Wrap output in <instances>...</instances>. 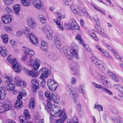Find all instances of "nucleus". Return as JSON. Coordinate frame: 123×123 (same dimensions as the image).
<instances>
[{"label": "nucleus", "mask_w": 123, "mask_h": 123, "mask_svg": "<svg viewBox=\"0 0 123 123\" xmlns=\"http://www.w3.org/2000/svg\"><path fill=\"white\" fill-rule=\"evenodd\" d=\"M5 30L8 32H11L13 31L12 28L11 27H6L5 28Z\"/></svg>", "instance_id": "0e129e2a"}, {"label": "nucleus", "mask_w": 123, "mask_h": 123, "mask_svg": "<svg viewBox=\"0 0 123 123\" xmlns=\"http://www.w3.org/2000/svg\"><path fill=\"white\" fill-rule=\"evenodd\" d=\"M24 115L28 119H29L31 118V116L28 110H25L24 111Z\"/></svg>", "instance_id": "de8ad7c7"}, {"label": "nucleus", "mask_w": 123, "mask_h": 123, "mask_svg": "<svg viewBox=\"0 0 123 123\" xmlns=\"http://www.w3.org/2000/svg\"><path fill=\"white\" fill-rule=\"evenodd\" d=\"M112 120L116 123H122L123 119L120 117H112Z\"/></svg>", "instance_id": "7c9ffc66"}, {"label": "nucleus", "mask_w": 123, "mask_h": 123, "mask_svg": "<svg viewBox=\"0 0 123 123\" xmlns=\"http://www.w3.org/2000/svg\"><path fill=\"white\" fill-rule=\"evenodd\" d=\"M75 39L79 41V43L83 46L84 47H85V44L83 40L81 39V36L80 35H76L75 37Z\"/></svg>", "instance_id": "f704fd0d"}, {"label": "nucleus", "mask_w": 123, "mask_h": 123, "mask_svg": "<svg viewBox=\"0 0 123 123\" xmlns=\"http://www.w3.org/2000/svg\"><path fill=\"white\" fill-rule=\"evenodd\" d=\"M92 85L94 87L100 89L103 87L101 85L97 84L94 82H93Z\"/></svg>", "instance_id": "6e6d98bb"}, {"label": "nucleus", "mask_w": 123, "mask_h": 123, "mask_svg": "<svg viewBox=\"0 0 123 123\" xmlns=\"http://www.w3.org/2000/svg\"><path fill=\"white\" fill-rule=\"evenodd\" d=\"M23 33L25 34H27L29 33L30 31L29 29L27 27H26L22 31Z\"/></svg>", "instance_id": "4d7b16f0"}, {"label": "nucleus", "mask_w": 123, "mask_h": 123, "mask_svg": "<svg viewBox=\"0 0 123 123\" xmlns=\"http://www.w3.org/2000/svg\"><path fill=\"white\" fill-rule=\"evenodd\" d=\"M40 117V116L39 113L38 112H36L34 116V119L35 121L37 122Z\"/></svg>", "instance_id": "a18cd8bd"}, {"label": "nucleus", "mask_w": 123, "mask_h": 123, "mask_svg": "<svg viewBox=\"0 0 123 123\" xmlns=\"http://www.w3.org/2000/svg\"><path fill=\"white\" fill-rule=\"evenodd\" d=\"M114 87L115 88L118 89L119 91L121 90V87H122L121 86L119 85L116 84L114 85Z\"/></svg>", "instance_id": "338daca9"}, {"label": "nucleus", "mask_w": 123, "mask_h": 123, "mask_svg": "<svg viewBox=\"0 0 123 123\" xmlns=\"http://www.w3.org/2000/svg\"><path fill=\"white\" fill-rule=\"evenodd\" d=\"M6 93L5 90L3 88L0 87V100L4 99L5 98Z\"/></svg>", "instance_id": "393cba45"}, {"label": "nucleus", "mask_w": 123, "mask_h": 123, "mask_svg": "<svg viewBox=\"0 0 123 123\" xmlns=\"http://www.w3.org/2000/svg\"><path fill=\"white\" fill-rule=\"evenodd\" d=\"M50 100H47V111L49 115V118H51L54 114L55 116L58 115V114L57 112L61 110L57 106L54 105L53 106Z\"/></svg>", "instance_id": "39448f33"}, {"label": "nucleus", "mask_w": 123, "mask_h": 123, "mask_svg": "<svg viewBox=\"0 0 123 123\" xmlns=\"http://www.w3.org/2000/svg\"><path fill=\"white\" fill-rule=\"evenodd\" d=\"M9 43L11 46L12 47L15 46L17 44L16 43L15 40L11 39L9 40Z\"/></svg>", "instance_id": "79ce46f5"}, {"label": "nucleus", "mask_w": 123, "mask_h": 123, "mask_svg": "<svg viewBox=\"0 0 123 123\" xmlns=\"http://www.w3.org/2000/svg\"><path fill=\"white\" fill-rule=\"evenodd\" d=\"M80 67L78 65H75L72 66L71 67V70L74 73H75L79 69Z\"/></svg>", "instance_id": "58836bf2"}, {"label": "nucleus", "mask_w": 123, "mask_h": 123, "mask_svg": "<svg viewBox=\"0 0 123 123\" xmlns=\"http://www.w3.org/2000/svg\"><path fill=\"white\" fill-rule=\"evenodd\" d=\"M41 49L44 52L47 51L48 45L46 41L44 40L42 41L41 42Z\"/></svg>", "instance_id": "5701e85b"}, {"label": "nucleus", "mask_w": 123, "mask_h": 123, "mask_svg": "<svg viewBox=\"0 0 123 123\" xmlns=\"http://www.w3.org/2000/svg\"><path fill=\"white\" fill-rule=\"evenodd\" d=\"M33 58L30 57V60L29 62L27 63V64L30 66H32L33 63Z\"/></svg>", "instance_id": "bf43d9fd"}, {"label": "nucleus", "mask_w": 123, "mask_h": 123, "mask_svg": "<svg viewBox=\"0 0 123 123\" xmlns=\"http://www.w3.org/2000/svg\"><path fill=\"white\" fill-rule=\"evenodd\" d=\"M91 6L95 10L101 12L103 14H105V12L103 10L100 9L99 7H96L95 5L93 4H92Z\"/></svg>", "instance_id": "4c0bfd02"}, {"label": "nucleus", "mask_w": 123, "mask_h": 123, "mask_svg": "<svg viewBox=\"0 0 123 123\" xmlns=\"http://www.w3.org/2000/svg\"><path fill=\"white\" fill-rule=\"evenodd\" d=\"M98 60L97 61L96 63H95V64L100 69L104 70V67L102 62L99 59H98Z\"/></svg>", "instance_id": "bb28decb"}, {"label": "nucleus", "mask_w": 123, "mask_h": 123, "mask_svg": "<svg viewBox=\"0 0 123 123\" xmlns=\"http://www.w3.org/2000/svg\"><path fill=\"white\" fill-rule=\"evenodd\" d=\"M41 64L40 61L37 59H36L32 65L33 68L35 70L38 69L40 67Z\"/></svg>", "instance_id": "f3484780"}, {"label": "nucleus", "mask_w": 123, "mask_h": 123, "mask_svg": "<svg viewBox=\"0 0 123 123\" xmlns=\"http://www.w3.org/2000/svg\"><path fill=\"white\" fill-rule=\"evenodd\" d=\"M28 24L29 26L32 28H34L37 26V24L33 18H30L28 20Z\"/></svg>", "instance_id": "dca6fc26"}, {"label": "nucleus", "mask_w": 123, "mask_h": 123, "mask_svg": "<svg viewBox=\"0 0 123 123\" xmlns=\"http://www.w3.org/2000/svg\"><path fill=\"white\" fill-rule=\"evenodd\" d=\"M64 27L68 30H71L73 28L69 23H65L64 24Z\"/></svg>", "instance_id": "49530a36"}, {"label": "nucleus", "mask_w": 123, "mask_h": 123, "mask_svg": "<svg viewBox=\"0 0 123 123\" xmlns=\"http://www.w3.org/2000/svg\"><path fill=\"white\" fill-rule=\"evenodd\" d=\"M33 4L37 8L41 9L43 7V3L40 0H34Z\"/></svg>", "instance_id": "ddd939ff"}, {"label": "nucleus", "mask_w": 123, "mask_h": 123, "mask_svg": "<svg viewBox=\"0 0 123 123\" xmlns=\"http://www.w3.org/2000/svg\"><path fill=\"white\" fill-rule=\"evenodd\" d=\"M102 52L103 54V55L105 57L109 58H111V56L106 52H104L103 51Z\"/></svg>", "instance_id": "052dcab7"}, {"label": "nucleus", "mask_w": 123, "mask_h": 123, "mask_svg": "<svg viewBox=\"0 0 123 123\" xmlns=\"http://www.w3.org/2000/svg\"><path fill=\"white\" fill-rule=\"evenodd\" d=\"M23 69L26 73L28 72L29 75L33 77H36L39 75L40 73H41L39 77V79L43 80L47 78L50 73V70L48 68L45 67L41 68L38 72L34 70L28 71V70L25 67H23Z\"/></svg>", "instance_id": "f257e3e1"}, {"label": "nucleus", "mask_w": 123, "mask_h": 123, "mask_svg": "<svg viewBox=\"0 0 123 123\" xmlns=\"http://www.w3.org/2000/svg\"><path fill=\"white\" fill-rule=\"evenodd\" d=\"M53 31L50 30L48 31V33L46 35V37L49 39L52 40L53 36Z\"/></svg>", "instance_id": "72a5a7b5"}, {"label": "nucleus", "mask_w": 123, "mask_h": 123, "mask_svg": "<svg viewBox=\"0 0 123 123\" xmlns=\"http://www.w3.org/2000/svg\"><path fill=\"white\" fill-rule=\"evenodd\" d=\"M22 80L21 78L18 76H16L13 79L14 82L15 83V85L18 86H21Z\"/></svg>", "instance_id": "6ab92c4d"}, {"label": "nucleus", "mask_w": 123, "mask_h": 123, "mask_svg": "<svg viewBox=\"0 0 123 123\" xmlns=\"http://www.w3.org/2000/svg\"><path fill=\"white\" fill-rule=\"evenodd\" d=\"M111 52L113 53L115 57L119 59L120 60L123 62V58H122L119 57L118 55V54L115 52V51L113 50H111Z\"/></svg>", "instance_id": "09e8293b"}, {"label": "nucleus", "mask_w": 123, "mask_h": 123, "mask_svg": "<svg viewBox=\"0 0 123 123\" xmlns=\"http://www.w3.org/2000/svg\"><path fill=\"white\" fill-rule=\"evenodd\" d=\"M7 60L9 63L13 64L12 67L16 72L18 73H20L22 70V66L18 62L16 58H12V55H9L7 58Z\"/></svg>", "instance_id": "20e7f679"}, {"label": "nucleus", "mask_w": 123, "mask_h": 123, "mask_svg": "<svg viewBox=\"0 0 123 123\" xmlns=\"http://www.w3.org/2000/svg\"><path fill=\"white\" fill-rule=\"evenodd\" d=\"M23 33V31L20 30H18L16 32V35L18 36H21Z\"/></svg>", "instance_id": "e2e57ef3"}, {"label": "nucleus", "mask_w": 123, "mask_h": 123, "mask_svg": "<svg viewBox=\"0 0 123 123\" xmlns=\"http://www.w3.org/2000/svg\"><path fill=\"white\" fill-rule=\"evenodd\" d=\"M94 108L100 111H103V106L100 104H96L94 106Z\"/></svg>", "instance_id": "e433bc0d"}, {"label": "nucleus", "mask_w": 123, "mask_h": 123, "mask_svg": "<svg viewBox=\"0 0 123 123\" xmlns=\"http://www.w3.org/2000/svg\"><path fill=\"white\" fill-rule=\"evenodd\" d=\"M12 18V16L10 14H5L1 17V20L3 23L6 24L11 22Z\"/></svg>", "instance_id": "9b49d317"}, {"label": "nucleus", "mask_w": 123, "mask_h": 123, "mask_svg": "<svg viewBox=\"0 0 123 123\" xmlns=\"http://www.w3.org/2000/svg\"><path fill=\"white\" fill-rule=\"evenodd\" d=\"M45 79L43 80H42V81L40 83V85L41 87L43 88L45 86V81L44 80Z\"/></svg>", "instance_id": "69168bd1"}, {"label": "nucleus", "mask_w": 123, "mask_h": 123, "mask_svg": "<svg viewBox=\"0 0 123 123\" xmlns=\"http://www.w3.org/2000/svg\"><path fill=\"white\" fill-rule=\"evenodd\" d=\"M4 3L7 6L10 5L13 3L12 0H3Z\"/></svg>", "instance_id": "3c124183"}, {"label": "nucleus", "mask_w": 123, "mask_h": 123, "mask_svg": "<svg viewBox=\"0 0 123 123\" xmlns=\"http://www.w3.org/2000/svg\"><path fill=\"white\" fill-rule=\"evenodd\" d=\"M58 114L56 116L54 114L53 116V117L51 118H49L50 121L51 123H52L55 120V117H60V119H57L55 120L56 123H64L66 121L67 118V116L66 111L64 110H60L57 112Z\"/></svg>", "instance_id": "7ed1b4c3"}, {"label": "nucleus", "mask_w": 123, "mask_h": 123, "mask_svg": "<svg viewBox=\"0 0 123 123\" xmlns=\"http://www.w3.org/2000/svg\"><path fill=\"white\" fill-rule=\"evenodd\" d=\"M63 1L64 4L66 5L67 6H70V7L73 4V2L71 0H63Z\"/></svg>", "instance_id": "ea45409f"}, {"label": "nucleus", "mask_w": 123, "mask_h": 123, "mask_svg": "<svg viewBox=\"0 0 123 123\" xmlns=\"http://www.w3.org/2000/svg\"><path fill=\"white\" fill-rule=\"evenodd\" d=\"M26 94V93L24 92L19 91L18 95L17 97V100L15 104V107L17 109H19L22 107V101L20 99L22 98L23 97L24 95Z\"/></svg>", "instance_id": "6e6552de"}, {"label": "nucleus", "mask_w": 123, "mask_h": 123, "mask_svg": "<svg viewBox=\"0 0 123 123\" xmlns=\"http://www.w3.org/2000/svg\"><path fill=\"white\" fill-rule=\"evenodd\" d=\"M7 50L4 47L0 46V55L3 57H6L7 55Z\"/></svg>", "instance_id": "4be33fe9"}, {"label": "nucleus", "mask_w": 123, "mask_h": 123, "mask_svg": "<svg viewBox=\"0 0 123 123\" xmlns=\"http://www.w3.org/2000/svg\"><path fill=\"white\" fill-rule=\"evenodd\" d=\"M77 82V80L75 77H72L71 78V83L72 85L75 84Z\"/></svg>", "instance_id": "5fc2aeb1"}, {"label": "nucleus", "mask_w": 123, "mask_h": 123, "mask_svg": "<svg viewBox=\"0 0 123 123\" xmlns=\"http://www.w3.org/2000/svg\"><path fill=\"white\" fill-rule=\"evenodd\" d=\"M102 89L106 93L110 95H112L113 94L112 92L109 90L107 89L105 87H103Z\"/></svg>", "instance_id": "c03bdc74"}, {"label": "nucleus", "mask_w": 123, "mask_h": 123, "mask_svg": "<svg viewBox=\"0 0 123 123\" xmlns=\"http://www.w3.org/2000/svg\"><path fill=\"white\" fill-rule=\"evenodd\" d=\"M31 82L32 87V91L34 92H35L37 89L39 88L38 83L36 79H34L32 80Z\"/></svg>", "instance_id": "2eb2a0df"}, {"label": "nucleus", "mask_w": 123, "mask_h": 123, "mask_svg": "<svg viewBox=\"0 0 123 123\" xmlns=\"http://www.w3.org/2000/svg\"><path fill=\"white\" fill-rule=\"evenodd\" d=\"M85 87L84 84H82L80 85L79 86V92L82 94H85Z\"/></svg>", "instance_id": "2f4dec72"}, {"label": "nucleus", "mask_w": 123, "mask_h": 123, "mask_svg": "<svg viewBox=\"0 0 123 123\" xmlns=\"http://www.w3.org/2000/svg\"><path fill=\"white\" fill-rule=\"evenodd\" d=\"M11 107L12 105L9 101L0 103V113H4L11 109Z\"/></svg>", "instance_id": "0eeeda50"}, {"label": "nucleus", "mask_w": 123, "mask_h": 123, "mask_svg": "<svg viewBox=\"0 0 123 123\" xmlns=\"http://www.w3.org/2000/svg\"><path fill=\"white\" fill-rule=\"evenodd\" d=\"M71 8L73 12L75 14L79 13L80 16H83L85 14H87L86 12V10L84 8L82 10L81 9L80 11L79 10L78 8L73 5L71 6Z\"/></svg>", "instance_id": "9d476101"}, {"label": "nucleus", "mask_w": 123, "mask_h": 123, "mask_svg": "<svg viewBox=\"0 0 123 123\" xmlns=\"http://www.w3.org/2000/svg\"><path fill=\"white\" fill-rule=\"evenodd\" d=\"M45 95L46 97L48 98V100H51L52 99L51 96H50V92L49 91H47L45 92Z\"/></svg>", "instance_id": "8fccbe9b"}, {"label": "nucleus", "mask_w": 123, "mask_h": 123, "mask_svg": "<svg viewBox=\"0 0 123 123\" xmlns=\"http://www.w3.org/2000/svg\"><path fill=\"white\" fill-rule=\"evenodd\" d=\"M98 59L95 56H92L91 58V61L94 64L96 63L97 61H98Z\"/></svg>", "instance_id": "864d4df0"}, {"label": "nucleus", "mask_w": 123, "mask_h": 123, "mask_svg": "<svg viewBox=\"0 0 123 123\" xmlns=\"http://www.w3.org/2000/svg\"><path fill=\"white\" fill-rule=\"evenodd\" d=\"M95 32V31L93 30L92 31H90L89 32V34L91 37L93 38L95 40L97 41L98 40V38L97 36L94 33Z\"/></svg>", "instance_id": "c756f323"}, {"label": "nucleus", "mask_w": 123, "mask_h": 123, "mask_svg": "<svg viewBox=\"0 0 123 123\" xmlns=\"http://www.w3.org/2000/svg\"><path fill=\"white\" fill-rule=\"evenodd\" d=\"M95 47L98 50L101 52H102L104 51V50L101 49L98 44H96L95 46Z\"/></svg>", "instance_id": "774afa93"}, {"label": "nucleus", "mask_w": 123, "mask_h": 123, "mask_svg": "<svg viewBox=\"0 0 123 123\" xmlns=\"http://www.w3.org/2000/svg\"><path fill=\"white\" fill-rule=\"evenodd\" d=\"M93 19L95 21L96 23L97 24V25H96L95 26V28L97 30H99L100 27L99 25H100V23L98 19L97 18V16H94L93 17Z\"/></svg>", "instance_id": "473e14b6"}, {"label": "nucleus", "mask_w": 123, "mask_h": 123, "mask_svg": "<svg viewBox=\"0 0 123 123\" xmlns=\"http://www.w3.org/2000/svg\"><path fill=\"white\" fill-rule=\"evenodd\" d=\"M27 37L32 44H36L38 43V39L34 34L30 33L28 35Z\"/></svg>", "instance_id": "f8f14e48"}, {"label": "nucleus", "mask_w": 123, "mask_h": 123, "mask_svg": "<svg viewBox=\"0 0 123 123\" xmlns=\"http://www.w3.org/2000/svg\"><path fill=\"white\" fill-rule=\"evenodd\" d=\"M60 39L58 37H56L55 38V43L56 47L58 49L60 50L61 49L62 46L60 40Z\"/></svg>", "instance_id": "b1692460"}, {"label": "nucleus", "mask_w": 123, "mask_h": 123, "mask_svg": "<svg viewBox=\"0 0 123 123\" xmlns=\"http://www.w3.org/2000/svg\"><path fill=\"white\" fill-rule=\"evenodd\" d=\"M15 84L11 82L7 83L6 86V90L8 91H12L15 89Z\"/></svg>", "instance_id": "a211bd4d"}, {"label": "nucleus", "mask_w": 123, "mask_h": 123, "mask_svg": "<svg viewBox=\"0 0 123 123\" xmlns=\"http://www.w3.org/2000/svg\"><path fill=\"white\" fill-rule=\"evenodd\" d=\"M108 74L109 76L111 77L115 81L118 82L119 80V78L118 77L116 76L112 72L108 71Z\"/></svg>", "instance_id": "a878e982"}, {"label": "nucleus", "mask_w": 123, "mask_h": 123, "mask_svg": "<svg viewBox=\"0 0 123 123\" xmlns=\"http://www.w3.org/2000/svg\"><path fill=\"white\" fill-rule=\"evenodd\" d=\"M1 38L3 40V43L5 45L7 44L9 40V37L6 34H3L0 36Z\"/></svg>", "instance_id": "aec40b11"}, {"label": "nucleus", "mask_w": 123, "mask_h": 123, "mask_svg": "<svg viewBox=\"0 0 123 123\" xmlns=\"http://www.w3.org/2000/svg\"><path fill=\"white\" fill-rule=\"evenodd\" d=\"M20 2L22 5L27 7L29 6L31 4V2L29 0H20Z\"/></svg>", "instance_id": "cd10ccee"}, {"label": "nucleus", "mask_w": 123, "mask_h": 123, "mask_svg": "<svg viewBox=\"0 0 123 123\" xmlns=\"http://www.w3.org/2000/svg\"><path fill=\"white\" fill-rule=\"evenodd\" d=\"M35 103L34 99L31 98L30 99L29 103V107L31 109H34L35 107Z\"/></svg>", "instance_id": "c85d7f7f"}, {"label": "nucleus", "mask_w": 123, "mask_h": 123, "mask_svg": "<svg viewBox=\"0 0 123 123\" xmlns=\"http://www.w3.org/2000/svg\"><path fill=\"white\" fill-rule=\"evenodd\" d=\"M12 8L14 13L17 16L19 15L21 10V5L20 4H16L13 6Z\"/></svg>", "instance_id": "4468645a"}, {"label": "nucleus", "mask_w": 123, "mask_h": 123, "mask_svg": "<svg viewBox=\"0 0 123 123\" xmlns=\"http://www.w3.org/2000/svg\"><path fill=\"white\" fill-rule=\"evenodd\" d=\"M68 120L70 121V122L72 123H79L78 118L76 117H74Z\"/></svg>", "instance_id": "a19ab883"}, {"label": "nucleus", "mask_w": 123, "mask_h": 123, "mask_svg": "<svg viewBox=\"0 0 123 123\" xmlns=\"http://www.w3.org/2000/svg\"><path fill=\"white\" fill-rule=\"evenodd\" d=\"M56 25H57V27L59 28L60 30L62 31H63L64 30V27L63 25L61 24L60 22L57 24Z\"/></svg>", "instance_id": "13d9d810"}, {"label": "nucleus", "mask_w": 123, "mask_h": 123, "mask_svg": "<svg viewBox=\"0 0 123 123\" xmlns=\"http://www.w3.org/2000/svg\"><path fill=\"white\" fill-rule=\"evenodd\" d=\"M5 12L6 13H9L12 12V9L9 7H7L5 8L4 9Z\"/></svg>", "instance_id": "603ef678"}, {"label": "nucleus", "mask_w": 123, "mask_h": 123, "mask_svg": "<svg viewBox=\"0 0 123 123\" xmlns=\"http://www.w3.org/2000/svg\"><path fill=\"white\" fill-rule=\"evenodd\" d=\"M47 84L49 89L53 91H55L58 86V84L54 80H48Z\"/></svg>", "instance_id": "1a4fd4ad"}, {"label": "nucleus", "mask_w": 123, "mask_h": 123, "mask_svg": "<svg viewBox=\"0 0 123 123\" xmlns=\"http://www.w3.org/2000/svg\"><path fill=\"white\" fill-rule=\"evenodd\" d=\"M72 48L69 50H66L64 51V53L67 58L69 60H71L73 57H74L76 59H79L78 55V50L74 48H78L77 45L76 44L73 43L71 45Z\"/></svg>", "instance_id": "f03ea898"}, {"label": "nucleus", "mask_w": 123, "mask_h": 123, "mask_svg": "<svg viewBox=\"0 0 123 123\" xmlns=\"http://www.w3.org/2000/svg\"><path fill=\"white\" fill-rule=\"evenodd\" d=\"M69 23H70L72 27L73 28L77 23L76 21L73 18H71L69 20Z\"/></svg>", "instance_id": "37998d69"}, {"label": "nucleus", "mask_w": 123, "mask_h": 123, "mask_svg": "<svg viewBox=\"0 0 123 123\" xmlns=\"http://www.w3.org/2000/svg\"><path fill=\"white\" fill-rule=\"evenodd\" d=\"M51 100L55 103H58L60 101V97L57 94L54 93L52 94L51 95Z\"/></svg>", "instance_id": "412c9836"}, {"label": "nucleus", "mask_w": 123, "mask_h": 123, "mask_svg": "<svg viewBox=\"0 0 123 123\" xmlns=\"http://www.w3.org/2000/svg\"><path fill=\"white\" fill-rule=\"evenodd\" d=\"M22 48L24 54V55L22 56L21 58V60L22 61H25L27 58L28 55L33 56L35 54V52L33 50L25 46H23Z\"/></svg>", "instance_id": "423d86ee"}, {"label": "nucleus", "mask_w": 123, "mask_h": 123, "mask_svg": "<svg viewBox=\"0 0 123 123\" xmlns=\"http://www.w3.org/2000/svg\"><path fill=\"white\" fill-rule=\"evenodd\" d=\"M4 78L6 80V82L7 83L12 82L13 79V76H9L6 75L4 77Z\"/></svg>", "instance_id": "c9c22d12"}, {"label": "nucleus", "mask_w": 123, "mask_h": 123, "mask_svg": "<svg viewBox=\"0 0 123 123\" xmlns=\"http://www.w3.org/2000/svg\"><path fill=\"white\" fill-rule=\"evenodd\" d=\"M40 20L41 22L43 23L44 24L46 22V19L45 17L43 16L40 17Z\"/></svg>", "instance_id": "680f3d73"}]
</instances>
